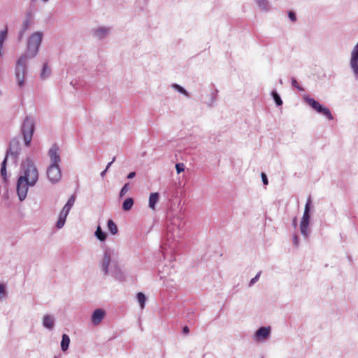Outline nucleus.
Listing matches in <instances>:
<instances>
[{
  "label": "nucleus",
  "mask_w": 358,
  "mask_h": 358,
  "mask_svg": "<svg viewBox=\"0 0 358 358\" xmlns=\"http://www.w3.org/2000/svg\"><path fill=\"white\" fill-rule=\"evenodd\" d=\"M50 73V68L48 66V64H45L43 65V71H42V73H41V77L43 78H46L48 76H49Z\"/></svg>",
  "instance_id": "24"
},
{
  "label": "nucleus",
  "mask_w": 358,
  "mask_h": 358,
  "mask_svg": "<svg viewBox=\"0 0 358 358\" xmlns=\"http://www.w3.org/2000/svg\"><path fill=\"white\" fill-rule=\"evenodd\" d=\"M189 331V329L188 328L187 326H185L182 329V332L185 334H187Z\"/></svg>",
  "instance_id": "38"
},
{
  "label": "nucleus",
  "mask_w": 358,
  "mask_h": 358,
  "mask_svg": "<svg viewBox=\"0 0 358 358\" xmlns=\"http://www.w3.org/2000/svg\"><path fill=\"white\" fill-rule=\"evenodd\" d=\"M108 227L109 231L111 232L112 234H116L117 233V227L115 223L111 220H109L108 222Z\"/></svg>",
  "instance_id": "20"
},
{
  "label": "nucleus",
  "mask_w": 358,
  "mask_h": 358,
  "mask_svg": "<svg viewBox=\"0 0 358 358\" xmlns=\"http://www.w3.org/2000/svg\"><path fill=\"white\" fill-rule=\"evenodd\" d=\"M111 260L110 255L108 252H105L102 262L101 268L104 274H107L108 271V266L110 265Z\"/></svg>",
  "instance_id": "12"
},
{
  "label": "nucleus",
  "mask_w": 358,
  "mask_h": 358,
  "mask_svg": "<svg viewBox=\"0 0 358 358\" xmlns=\"http://www.w3.org/2000/svg\"><path fill=\"white\" fill-rule=\"evenodd\" d=\"M271 333V327L259 328L255 333L256 341H264L268 337Z\"/></svg>",
  "instance_id": "8"
},
{
  "label": "nucleus",
  "mask_w": 358,
  "mask_h": 358,
  "mask_svg": "<svg viewBox=\"0 0 358 358\" xmlns=\"http://www.w3.org/2000/svg\"><path fill=\"white\" fill-rule=\"evenodd\" d=\"M70 338L68 335L63 334L62 339L61 342V348L63 351H66L69 345Z\"/></svg>",
  "instance_id": "16"
},
{
  "label": "nucleus",
  "mask_w": 358,
  "mask_h": 358,
  "mask_svg": "<svg viewBox=\"0 0 358 358\" xmlns=\"http://www.w3.org/2000/svg\"><path fill=\"white\" fill-rule=\"evenodd\" d=\"M173 87L177 89L180 92L184 94L186 96H188V94L187 92H186V90L185 89H183L182 87H180V85H176V84H174L173 85Z\"/></svg>",
  "instance_id": "30"
},
{
  "label": "nucleus",
  "mask_w": 358,
  "mask_h": 358,
  "mask_svg": "<svg viewBox=\"0 0 358 358\" xmlns=\"http://www.w3.org/2000/svg\"><path fill=\"white\" fill-rule=\"evenodd\" d=\"M22 168L24 174L20 177H25L24 180L28 181L31 186H34L38 179V172L32 161L27 159L22 162Z\"/></svg>",
  "instance_id": "2"
},
{
  "label": "nucleus",
  "mask_w": 358,
  "mask_h": 358,
  "mask_svg": "<svg viewBox=\"0 0 358 358\" xmlns=\"http://www.w3.org/2000/svg\"><path fill=\"white\" fill-rule=\"evenodd\" d=\"M6 161H7V158L6 157L1 164V175L2 176V177L4 179H6Z\"/></svg>",
  "instance_id": "25"
},
{
  "label": "nucleus",
  "mask_w": 358,
  "mask_h": 358,
  "mask_svg": "<svg viewBox=\"0 0 358 358\" xmlns=\"http://www.w3.org/2000/svg\"><path fill=\"white\" fill-rule=\"evenodd\" d=\"M108 32V29L107 28L101 27L99 28L95 31V35L99 38H102Z\"/></svg>",
  "instance_id": "23"
},
{
  "label": "nucleus",
  "mask_w": 358,
  "mask_h": 358,
  "mask_svg": "<svg viewBox=\"0 0 358 358\" xmlns=\"http://www.w3.org/2000/svg\"><path fill=\"white\" fill-rule=\"evenodd\" d=\"M308 227H309V222H301L300 223L301 233L305 238H307L308 236V234H309Z\"/></svg>",
  "instance_id": "15"
},
{
  "label": "nucleus",
  "mask_w": 358,
  "mask_h": 358,
  "mask_svg": "<svg viewBox=\"0 0 358 358\" xmlns=\"http://www.w3.org/2000/svg\"><path fill=\"white\" fill-rule=\"evenodd\" d=\"M310 205H311V199H310V196H309L307 200V202L306 203V206H305V209H304L303 215L301 222H309V220H310L309 212H310Z\"/></svg>",
  "instance_id": "11"
},
{
  "label": "nucleus",
  "mask_w": 358,
  "mask_h": 358,
  "mask_svg": "<svg viewBox=\"0 0 358 358\" xmlns=\"http://www.w3.org/2000/svg\"><path fill=\"white\" fill-rule=\"evenodd\" d=\"M135 175H136L135 172H131L127 176V178H129V179L133 178L135 176Z\"/></svg>",
  "instance_id": "40"
},
{
  "label": "nucleus",
  "mask_w": 358,
  "mask_h": 358,
  "mask_svg": "<svg viewBox=\"0 0 358 358\" xmlns=\"http://www.w3.org/2000/svg\"><path fill=\"white\" fill-rule=\"evenodd\" d=\"M176 169L178 173H180V172L183 171L185 169V165L182 163H179L176 165Z\"/></svg>",
  "instance_id": "29"
},
{
  "label": "nucleus",
  "mask_w": 358,
  "mask_h": 358,
  "mask_svg": "<svg viewBox=\"0 0 358 358\" xmlns=\"http://www.w3.org/2000/svg\"><path fill=\"white\" fill-rule=\"evenodd\" d=\"M43 35L41 32L34 33L28 40L27 55L21 56L16 63L15 76L19 87H22L24 83V76L26 62L28 57H34L36 55L41 43L42 41Z\"/></svg>",
  "instance_id": "1"
},
{
  "label": "nucleus",
  "mask_w": 358,
  "mask_h": 358,
  "mask_svg": "<svg viewBox=\"0 0 358 358\" xmlns=\"http://www.w3.org/2000/svg\"><path fill=\"white\" fill-rule=\"evenodd\" d=\"M49 156L51 160V164L59 165L61 162L59 155V149L56 145L52 146L49 150Z\"/></svg>",
  "instance_id": "9"
},
{
  "label": "nucleus",
  "mask_w": 358,
  "mask_h": 358,
  "mask_svg": "<svg viewBox=\"0 0 358 358\" xmlns=\"http://www.w3.org/2000/svg\"><path fill=\"white\" fill-rule=\"evenodd\" d=\"M137 299H138V303H139L141 308L143 309L144 308V304H145V302L146 300V297H145V294H143L142 292L138 293Z\"/></svg>",
  "instance_id": "22"
},
{
  "label": "nucleus",
  "mask_w": 358,
  "mask_h": 358,
  "mask_svg": "<svg viewBox=\"0 0 358 358\" xmlns=\"http://www.w3.org/2000/svg\"><path fill=\"white\" fill-rule=\"evenodd\" d=\"M24 141L27 146H29L34 131V123L31 118L27 117L22 125Z\"/></svg>",
  "instance_id": "3"
},
{
  "label": "nucleus",
  "mask_w": 358,
  "mask_h": 358,
  "mask_svg": "<svg viewBox=\"0 0 358 358\" xmlns=\"http://www.w3.org/2000/svg\"><path fill=\"white\" fill-rule=\"evenodd\" d=\"M306 100V103L317 113L325 115L329 120H332L334 119L330 110L327 107L320 104L313 98H307Z\"/></svg>",
  "instance_id": "4"
},
{
  "label": "nucleus",
  "mask_w": 358,
  "mask_h": 358,
  "mask_svg": "<svg viewBox=\"0 0 358 358\" xmlns=\"http://www.w3.org/2000/svg\"><path fill=\"white\" fill-rule=\"evenodd\" d=\"M8 35V27H5L4 29L0 31V57L3 54V45Z\"/></svg>",
  "instance_id": "13"
},
{
  "label": "nucleus",
  "mask_w": 358,
  "mask_h": 358,
  "mask_svg": "<svg viewBox=\"0 0 358 358\" xmlns=\"http://www.w3.org/2000/svg\"><path fill=\"white\" fill-rule=\"evenodd\" d=\"M133 204H134V200L132 198H127V199H125V201L123 202V204H122V208L124 210H129L132 206H133Z\"/></svg>",
  "instance_id": "18"
},
{
  "label": "nucleus",
  "mask_w": 358,
  "mask_h": 358,
  "mask_svg": "<svg viewBox=\"0 0 358 358\" xmlns=\"http://www.w3.org/2000/svg\"><path fill=\"white\" fill-rule=\"evenodd\" d=\"M106 171H107L106 169H105L103 171H102L101 172V176H103L106 173Z\"/></svg>",
  "instance_id": "43"
},
{
  "label": "nucleus",
  "mask_w": 358,
  "mask_h": 358,
  "mask_svg": "<svg viewBox=\"0 0 358 358\" xmlns=\"http://www.w3.org/2000/svg\"><path fill=\"white\" fill-rule=\"evenodd\" d=\"M272 94H273V99H274V100H275V101L276 104H277L278 106H280V105H282V100H281V99H280V96L278 94V93H277V92H273L272 93Z\"/></svg>",
  "instance_id": "26"
},
{
  "label": "nucleus",
  "mask_w": 358,
  "mask_h": 358,
  "mask_svg": "<svg viewBox=\"0 0 358 358\" xmlns=\"http://www.w3.org/2000/svg\"><path fill=\"white\" fill-rule=\"evenodd\" d=\"M350 65L354 71L358 73V43L355 45L352 52L350 60Z\"/></svg>",
  "instance_id": "10"
},
{
  "label": "nucleus",
  "mask_w": 358,
  "mask_h": 358,
  "mask_svg": "<svg viewBox=\"0 0 358 358\" xmlns=\"http://www.w3.org/2000/svg\"><path fill=\"white\" fill-rule=\"evenodd\" d=\"M293 242L295 246H298L299 245V238L298 236L294 234L293 236Z\"/></svg>",
  "instance_id": "35"
},
{
  "label": "nucleus",
  "mask_w": 358,
  "mask_h": 358,
  "mask_svg": "<svg viewBox=\"0 0 358 358\" xmlns=\"http://www.w3.org/2000/svg\"><path fill=\"white\" fill-rule=\"evenodd\" d=\"M292 85L299 90H301V87H299V85L298 83V82L295 80V79H293L292 80Z\"/></svg>",
  "instance_id": "36"
},
{
  "label": "nucleus",
  "mask_w": 358,
  "mask_h": 358,
  "mask_svg": "<svg viewBox=\"0 0 358 358\" xmlns=\"http://www.w3.org/2000/svg\"><path fill=\"white\" fill-rule=\"evenodd\" d=\"M93 313L97 314V313H104V311L102 309L97 308L95 310H94Z\"/></svg>",
  "instance_id": "39"
},
{
  "label": "nucleus",
  "mask_w": 358,
  "mask_h": 358,
  "mask_svg": "<svg viewBox=\"0 0 358 358\" xmlns=\"http://www.w3.org/2000/svg\"><path fill=\"white\" fill-rule=\"evenodd\" d=\"M76 201V196L74 195H72L68 200L67 203L64 206L62 212L59 214V220L57 222V227L58 229H61L65 223L66 217L71 208V207L73 206Z\"/></svg>",
  "instance_id": "5"
},
{
  "label": "nucleus",
  "mask_w": 358,
  "mask_h": 358,
  "mask_svg": "<svg viewBox=\"0 0 358 358\" xmlns=\"http://www.w3.org/2000/svg\"><path fill=\"white\" fill-rule=\"evenodd\" d=\"M261 176H262V178L263 183L264 185H267L268 184V179H267L266 175L264 173H262Z\"/></svg>",
  "instance_id": "34"
},
{
  "label": "nucleus",
  "mask_w": 358,
  "mask_h": 358,
  "mask_svg": "<svg viewBox=\"0 0 358 358\" xmlns=\"http://www.w3.org/2000/svg\"><path fill=\"white\" fill-rule=\"evenodd\" d=\"M25 177H19L17 182V193L20 201H23L27 194L29 187V182L24 180Z\"/></svg>",
  "instance_id": "6"
},
{
  "label": "nucleus",
  "mask_w": 358,
  "mask_h": 358,
  "mask_svg": "<svg viewBox=\"0 0 358 358\" xmlns=\"http://www.w3.org/2000/svg\"><path fill=\"white\" fill-rule=\"evenodd\" d=\"M288 16L292 22H295L296 20V17L294 12L289 11L288 13Z\"/></svg>",
  "instance_id": "32"
},
{
  "label": "nucleus",
  "mask_w": 358,
  "mask_h": 358,
  "mask_svg": "<svg viewBox=\"0 0 358 358\" xmlns=\"http://www.w3.org/2000/svg\"><path fill=\"white\" fill-rule=\"evenodd\" d=\"M105 315H92V322L94 325L99 324L103 319Z\"/></svg>",
  "instance_id": "19"
},
{
  "label": "nucleus",
  "mask_w": 358,
  "mask_h": 358,
  "mask_svg": "<svg viewBox=\"0 0 358 358\" xmlns=\"http://www.w3.org/2000/svg\"><path fill=\"white\" fill-rule=\"evenodd\" d=\"M159 200V194L157 192L151 193L149 197V207L152 210L155 209V205Z\"/></svg>",
  "instance_id": "14"
},
{
  "label": "nucleus",
  "mask_w": 358,
  "mask_h": 358,
  "mask_svg": "<svg viewBox=\"0 0 358 358\" xmlns=\"http://www.w3.org/2000/svg\"><path fill=\"white\" fill-rule=\"evenodd\" d=\"M115 158L114 157V158L113 159V160H112L110 162H109V163L108 164V165H107V166H106V170H108V169H109V167H110V166H111V164L113 163V162L115 161Z\"/></svg>",
  "instance_id": "41"
},
{
  "label": "nucleus",
  "mask_w": 358,
  "mask_h": 358,
  "mask_svg": "<svg viewBox=\"0 0 358 358\" xmlns=\"http://www.w3.org/2000/svg\"><path fill=\"white\" fill-rule=\"evenodd\" d=\"M292 224L294 227H296L297 225V220H296V217H294L292 220Z\"/></svg>",
  "instance_id": "42"
},
{
  "label": "nucleus",
  "mask_w": 358,
  "mask_h": 358,
  "mask_svg": "<svg viewBox=\"0 0 358 358\" xmlns=\"http://www.w3.org/2000/svg\"><path fill=\"white\" fill-rule=\"evenodd\" d=\"M259 276H260V272L258 273L255 278L251 279L250 285H251L254 284L255 282H256L258 280Z\"/></svg>",
  "instance_id": "33"
},
{
  "label": "nucleus",
  "mask_w": 358,
  "mask_h": 358,
  "mask_svg": "<svg viewBox=\"0 0 358 358\" xmlns=\"http://www.w3.org/2000/svg\"><path fill=\"white\" fill-rule=\"evenodd\" d=\"M43 325L48 329H52L54 326L53 318L48 315H46L43 320Z\"/></svg>",
  "instance_id": "17"
},
{
  "label": "nucleus",
  "mask_w": 358,
  "mask_h": 358,
  "mask_svg": "<svg viewBox=\"0 0 358 358\" xmlns=\"http://www.w3.org/2000/svg\"><path fill=\"white\" fill-rule=\"evenodd\" d=\"M6 296V287L3 284L0 283V299Z\"/></svg>",
  "instance_id": "28"
},
{
  "label": "nucleus",
  "mask_w": 358,
  "mask_h": 358,
  "mask_svg": "<svg viewBox=\"0 0 358 358\" xmlns=\"http://www.w3.org/2000/svg\"><path fill=\"white\" fill-rule=\"evenodd\" d=\"M47 176L52 182H58L62 177L61 170L59 165L51 164L47 170Z\"/></svg>",
  "instance_id": "7"
},
{
  "label": "nucleus",
  "mask_w": 358,
  "mask_h": 358,
  "mask_svg": "<svg viewBox=\"0 0 358 358\" xmlns=\"http://www.w3.org/2000/svg\"><path fill=\"white\" fill-rule=\"evenodd\" d=\"M55 358H57V357H55Z\"/></svg>",
  "instance_id": "44"
},
{
  "label": "nucleus",
  "mask_w": 358,
  "mask_h": 358,
  "mask_svg": "<svg viewBox=\"0 0 358 358\" xmlns=\"http://www.w3.org/2000/svg\"><path fill=\"white\" fill-rule=\"evenodd\" d=\"M95 234L97 238L101 241H104L106 238V233L101 230L99 226L97 227Z\"/></svg>",
  "instance_id": "21"
},
{
  "label": "nucleus",
  "mask_w": 358,
  "mask_h": 358,
  "mask_svg": "<svg viewBox=\"0 0 358 358\" xmlns=\"http://www.w3.org/2000/svg\"><path fill=\"white\" fill-rule=\"evenodd\" d=\"M259 3L261 6H262L263 8H265L266 6V0H259Z\"/></svg>",
  "instance_id": "37"
},
{
  "label": "nucleus",
  "mask_w": 358,
  "mask_h": 358,
  "mask_svg": "<svg viewBox=\"0 0 358 358\" xmlns=\"http://www.w3.org/2000/svg\"><path fill=\"white\" fill-rule=\"evenodd\" d=\"M129 184L127 183L125 184L123 187L122 188L121 191H120V196L122 197L123 196H124L127 192L129 191Z\"/></svg>",
  "instance_id": "27"
},
{
  "label": "nucleus",
  "mask_w": 358,
  "mask_h": 358,
  "mask_svg": "<svg viewBox=\"0 0 358 358\" xmlns=\"http://www.w3.org/2000/svg\"><path fill=\"white\" fill-rule=\"evenodd\" d=\"M29 27V21L28 20H25L22 25V32L25 31Z\"/></svg>",
  "instance_id": "31"
}]
</instances>
